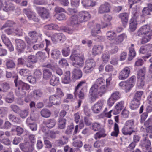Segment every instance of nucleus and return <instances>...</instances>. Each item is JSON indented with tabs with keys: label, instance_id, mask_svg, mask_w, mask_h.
I'll use <instances>...</instances> for the list:
<instances>
[{
	"label": "nucleus",
	"instance_id": "1",
	"mask_svg": "<svg viewBox=\"0 0 152 152\" xmlns=\"http://www.w3.org/2000/svg\"><path fill=\"white\" fill-rule=\"evenodd\" d=\"M70 59L73 61L72 65L75 67L80 68L84 65V56L82 54L73 53L70 57Z\"/></svg>",
	"mask_w": 152,
	"mask_h": 152
},
{
	"label": "nucleus",
	"instance_id": "2",
	"mask_svg": "<svg viewBox=\"0 0 152 152\" xmlns=\"http://www.w3.org/2000/svg\"><path fill=\"white\" fill-rule=\"evenodd\" d=\"M136 80V77L132 76L126 81H123L119 83L120 86L125 90L126 92L129 91L134 86Z\"/></svg>",
	"mask_w": 152,
	"mask_h": 152
},
{
	"label": "nucleus",
	"instance_id": "3",
	"mask_svg": "<svg viewBox=\"0 0 152 152\" xmlns=\"http://www.w3.org/2000/svg\"><path fill=\"white\" fill-rule=\"evenodd\" d=\"M30 37H25V39L28 45H31L36 43L39 37L41 38L42 35L41 34H38L36 32L33 31L29 33Z\"/></svg>",
	"mask_w": 152,
	"mask_h": 152
},
{
	"label": "nucleus",
	"instance_id": "4",
	"mask_svg": "<svg viewBox=\"0 0 152 152\" xmlns=\"http://www.w3.org/2000/svg\"><path fill=\"white\" fill-rule=\"evenodd\" d=\"M152 33V30L148 24L144 25L139 29L137 34L139 36H146Z\"/></svg>",
	"mask_w": 152,
	"mask_h": 152
},
{
	"label": "nucleus",
	"instance_id": "5",
	"mask_svg": "<svg viewBox=\"0 0 152 152\" xmlns=\"http://www.w3.org/2000/svg\"><path fill=\"white\" fill-rule=\"evenodd\" d=\"M17 77L14 80V82L16 87H18V90L16 89L15 92L16 94H21L18 93V91L20 90L22 91L23 90H28L29 88V86L27 84L23 83L21 80H19L17 82Z\"/></svg>",
	"mask_w": 152,
	"mask_h": 152
},
{
	"label": "nucleus",
	"instance_id": "6",
	"mask_svg": "<svg viewBox=\"0 0 152 152\" xmlns=\"http://www.w3.org/2000/svg\"><path fill=\"white\" fill-rule=\"evenodd\" d=\"M141 96H134L129 105V107L131 110H135L139 107L141 100Z\"/></svg>",
	"mask_w": 152,
	"mask_h": 152
},
{
	"label": "nucleus",
	"instance_id": "7",
	"mask_svg": "<svg viewBox=\"0 0 152 152\" xmlns=\"http://www.w3.org/2000/svg\"><path fill=\"white\" fill-rule=\"evenodd\" d=\"M139 145L143 151L146 152L150 148L151 142L150 140L145 137L140 141Z\"/></svg>",
	"mask_w": 152,
	"mask_h": 152
},
{
	"label": "nucleus",
	"instance_id": "8",
	"mask_svg": "<svg viewBox=\"0 0 152 152\" xmlns=\"http://www.w3.org/2000/svg\"><path fill=\"white\" fill-rule=\"evenodd\" d=\"M15 43L17 50L20 53L23 52L26 47L25 42L21 39H16L15 40Z\"/></svg>",
	"mask_w": 152,
	"mask_h": 152
},
{
	"label": "nucleus",
	"instance_id": "9",
	"mask_svg": "<svg viewBox=\"0 0 152 152\" xmlns=\"http://www.w3.org/2000/svg\"><path fill=\"white\" fill-rule=\"evenodd\" d=\"M78 20L80 23L86 22L89 20L91 16L88 12L83 11L80 12L78 16Z\"/></svg>",
	"mask_w": 152,
	"mask_h": 152
},
{
	"label": "nucleus",
	"instance_id": "10",
	"mask_svg": "<svg viewBox=\"0 0 152 152\" xmlns=\"http://www.w3.org/2000/svg\"><path fill=\"white\" fill-rule=\"evenodd\" d=\"M23 12L27 15V17L30 20H33L34 21L37 22L39 19L36 16L35 13L31 11L30 10L24 9Z\"/></svg>",
	"mask_w": 152,
	"mask_h": 152
},
{
	"label": "nucleus",
	"instance_id": "11",
	"mask_svg": "<svg viewBox=\"0 0 152 152\" xmlns=\"http://www.w3.org/2000/svg\"><path fill=\"white\" fill-rule=\"evenodd\" d=\"M36 9L38 13L44 19L47 18L49 17V13L45 8L41 7H36Z\"/></svg>",
	"mask_w": 152,
	"mask_h": 152
},
{
	"label": "nucleus",
	"instance_id": "12",
	"mask_svg": "<svg viewBox=\"0 0 152 152\" xmlns=\"http://www.w3.org/2000/svg\"><path fill=\"white\" fill-rule=\"evenodd\" d=\"M130 72V69L128 67H125L119 73V78L120 80H124L127 78L129 76Z\"/></svg>",
	"mask_w": 152,
	"mask_h": 152
},
{
	"label": "nucleus",
	"instance_id": "13",
	"mask_svg": "<svg viewBox=\"0 0 152 152\" xmlns=\"http://www.w3.org/2000/svg\"><path fill=\"white\" fill-rule=\"evenodd\" d=\"M103 104V102L99 101L92 107V110L95 113H98L100 112Z\"/></svg>",
	"mask_w": 152,
	"mask_h": 152
},
{
	"label": "nucleus",
	"instance_id": "14",
	"mask_svg": "<svg viewBox=\"0 0 152 152\" xmlns=\"http://www.w3.org/2000/svg\"><path fill=\"white\" fill-rule=\"evenodd\" d=\"M110 4L107 2H105L101 5L99 7L98 13L100 14H103L105 12H109L110 10Z\"/></svg>",
	"mask_w": 152,
	"mask_h": 152
},
{
	"label": "nucleus",
	"instance_id": "15",
	"mask_svg": "<svg viewBox=\"0 0 152 152\" xmlns=\"http://www.w3.org/2000/svg\"><path fill=\"white\" fill-rule=\"evenodd\" d=\"M1 38L2 41L5 45L8 48L10 51L14 50V49L10 41L4 34H2L1 36Z\"/></svg>",
	"mask_w": 152,
	"mask_h": 152
},
{
	"label": "nucleus",
	"instance_id": "16",
	"mask_svg": "<svg viewBox=\"0 0 152 152\" xmlns=\"http://www.w3.org/2000/svg\"><path fill=\"white\" fill-rule=\"evenodd\" d=\"M103 46L101 45H94L92 49V54L93 55L96 56L100 54L103 50Z\"/></svg>",
	"mask_w": 152,
	"mask_h": 152
},
{
	"label": "nucleus",
	"instance_id": "17",
	"mask_svg": "<svg viewBox=\"0 0 152 152\" xmlns=\"http://www.w3.org/2000/svg\"><path fill=\"white\" fill-rule=\"evenodd\" d=\"M60 99L59 96H51L49 97L50 102L55 105H58L61 103Z\"/></svg>",
	"mask_w": 152,
	"mask_h": 152
},
{
	"label": "nucleus",
	"instance_id": "18",
	"mask_svg": "<svg viewBox=\"0 0 152 152\" xmlns=\"http://www.w3.org/2000/svg\"><path fill=\"white\" fill-rule=\"evenodd\" d=\"M19 147L22 151H30L32 150L33 148V145H31L28 142L21 143L19 144Z\"/></svg>",
	"mask_w": 152,
	"mask_h": 152
},
{
	"label": "nucleus",
	"instance_id": "19",
	"mask_svg": "<svg viewBox=\"0 0 152 152\" xmlns=\"http://www.w3.org/2000/svg\"><path fill=\"white\" fill-rule=\"evenodd\" d=\"M100 28L101 27L99 24H96L91 29V35L94 37L96 36L98 34L100 33Z\"/></svg>",
	"mask_w": 152,
	"mask_h": 152
},
{
	"label": "nucleus",
	"instance_id": "20",
	"mask_svg": "<svg viewBox=\"0 0 152 152\" xmlns=\"http://www.w3.org/2000/svg\"><path fill=\"white\" fill-rule=\"evenodd\" d=\"M82 72L80 69L75 68L72 72V77L75 79H79L82 77Z\"/></svg>",
	"mask_w": 152,
	"mask_h": 152
},
{
	"label": "nucleus",
	"instance_id": "21",
	"mask_svg": "<svg viewBox=\"0 0 152 152\" xmlns=\"http://www.w3.org/2000/svg\"><path fill=\"white\" fill-rule=\"evenodd\" d=\"M119 17L122 20L123 26L126 27L128 21V14L126 13H121L119 14Z\"/></svg>",
	"mask_w": 152,
	"mask_h": 152
},
{
	"label": "nucleus",
	"instance_id": "22",
	"mask_svg": "<svg viewBox=\"0 0 152 152\" xmlns=\"http://www.w3.org/2000/svg\"><path fill=\"white\" fill-rule=\"evenodd\" d=\"M68 142V138L66 137L63 136L59 139L56 141L57 146L61 147L66 143Z\"/></svg>",
	"mask_w": 152,
	"mask_h": 152
},
{
	"label": "nucleus",
	"instance_id": "23",
	"mask_svg": "<svg viewBox=\"0 0 152 152\" xmlns=\"http://www.w3.org/2000/svg\"><path fill=\"white\" fill-rule=\"evenodd\" d=\"M70 23L72 26H76L80 23L78 20V17L77 15L72 16L69 19Z\"/></svg>",
	"mask_w": 152,
	"mask_h": 152
},
{
	"label": "nucleus",
	"instance_id": "24",
	"mask_svg": "<svg viewBox=\"0 0 152 152\" xmlns=\"http://www.w3.org/2000/svg\"><path fill=\"white\" fill-rule=\"evenodd\" d=\"M121 131L122 134L125 135H131L133 133L135 132L133 129L125 126L122 128Z\"/></svg>",
	"mask_w": 152,
	"mask_h": 152
},
{
	"label": "nucleus",
	"instance_id": "25",
	"mask_svg": "<svg viewBox=\"0 0 152 152\" xmlns=\"http://www.w3.org/2000/svg\"><path fill=\"white\" fill-rule=\"evenodd\" d=\"M82 3L85 7H94L96 4V2L94 1L90 0H82Z\"/></svg>",
	"mask_w": 152,
	"mask_h": 152
},
{
	"label": "nucleus",
	"instance_id": "26",
	"mask_svg": "<svg viewBox=\"0 0 152 152\" xmlns=\"http://www.w3.org/2000/svg\"><path fill=\"white\" fill-rule=\"evenodd\" d=\"M98 85L96 84H94L91 87L89 91L90 95H96L99 94Z\"/></svg>",
	"mask_w": 152,
	"mask_h": 152
},
{
	"label": "nucleus",
	"instance_id": "27",
	"mask_svg": "<svg viewBox=\"0 0 152 152\" xmlns=\"http://www.w3.org/2000/svg\"><path fill=\"white\" fill-rule=\"evenodd\" d=\"M3 9L4 11L6 12H8L14 10V7L12 4L8 2H6L3 5Z\"/></svg>",
	"mask_w": 152,
	"mask_h": 152
},
{
	"label": "nucleus",
	"instance_id": "28",
	"mask_svg": "<svg viewBox=\"0 0 152 152\" xmlns=\"http://www.w3.org/2000/svg\"><path fill=\"white\" fill-rule=\"evenodd\" d=\"M56 123V122L55 120L53 118L47 120L45 124L47 127L51 129L54 126Z\"/></svg>",
	"mask_w": 152,
	"mask_h": 152
},
{
	"label": "nucleus",
	"instance_id": "29",
	"mask_svg": "<svg viewBox=\"0 0 152 152\" xmlns=\"http://www.w3.org/2000/svg\"><path fill=\"white\" fill-rule=\"evenodd\" d=\"M120 97V96H111L107 101L108 105L111 107L114 104L115 102Z\"/></svg>",
	"mask_w": 152,
	"mask_h": 152
},
{
	"label": "nucleus",
	"instance_id": "30",
	"mask_svg": "<svg viewBox=\"0 0 152 152\" xmlns=\"http://www.w3.org/2000/svg\"><path fill=\"white\" fill-rule=\"evenodd\" d=\"M70 72L69 71H67L64 74V77L62 79V82L65 84H68L70 82Z\"/></svg>",
	"mask_w": 152,
	"mask_h": 152
},
{
	"label": "nucleus",
	"instance_id": "31",
	"mask_svg": "<svg viewBox=\"0 0 152 152\" xmlns=\"http://www.w3.org/2000/svg\"><path fill=\"white\" fill-rule=\"evenodd\" d=\"M43 77L46 80L49 79L52 75V73L51 71L47 69H44L43 72Z\"/></svg>",
	"mask_w": 152,
	"mask_h": 152
},
{
	"label": "nucleus",
	"instance_id": "32",
	"mask_svg": "<svg viewBox=\"0 0 152 152\" xmlns=\"http://www.w3.org/2000/svg\"><path fill=\"white\" fill-rule=\"evenodd\" d=\"M105 130L104 129H101L99 131L95 134V138L97 139L101 137H104L106 136L105 133Z\"/></svg>",
	"mask_w": 152,
	"mask_h": 152
},
{
	"label": "nucleus",
	"instance_id": "33",
	"mask_svg": "<svg viewBox=\"0 0 152 152\" xmlns=\"http://www.w3.org/2000/svg\"><path fill=\"white\" fill-rule=\"evenodd\" d=\"M129 25V29L130 31H134L137 27V23L136 20L132 19L130 20Z\"/></svg>",
	"mask_w": 152,
	"mask_h": 152
},
{
	"label": "nucleus",
	"instance_id": "34",
	"mask_svg": "<svg viewBox=\"0 0 152 152\" xmlns=\"http://www.w3.org/2000/svg\"><path fill=\"white\" fill-rule=\"evenodd\" d=\"M51 54L52 57L55 59L58 58L61 55L60 51L57 49L52 50L51 51Z\"/></svg>",
	"mask_w": 152,
	"mask_h": 152
},
{
	"label": "nucleus",
	"instance_id": "35",
	"mask_svg": "<svg viewBox=\"0 0 152 152\" xmlns=\"http://www.w3.org/2000/svg\"><path fill=\"white\" fill-rule=\"evenodd\" d=\"M50 83L53 86H56L59 83V79L58 77L52 76L50 80Z\"/></svg>",
	"mask_w": 152,
	"mask_h": 152
},
{
	"label": "nucleus",
	"instance_id": "36",
	"mask_svg": "<svg viewBox=\"0 0 152 152\" xmlns=\"http://www.w3.org/2000/svg\"><path fill=\"white\" fill-rule=\"evenodd\" d=\"M146 69L143 68L139 70L137 75V79H145Z\"/></svg>",
	"mask_w": 152,
	"mask_h": 152
},
{
	"label": "nucleus",
	"instance_id": "37",
	"mask_svg": "<svg viewBox=\"0 0 152 152\" xmlns=\"http://www.w3.org/2000/svg\"><path fill=\"white\" fill-rule=\"evenodd\" d=\"M8 118L10 121L17 124H20L21 122V121L19 118L12 114L9 115Z\"/></svg>",
	"mask_w": 152,
	"mask_h": 152
},
{
	"label": "nucleus",
	"instance_id": "38",
	"mask_svg": "<svg viewBox=\"0 0 152 152\" xmlns=\"http://www.w3.org/2000/svg\"><path fill=\"white\" fill-rule=\"evenodd\" d=\"M41 114L42 117L47 118L50 116L51 113L49 110L44 109L41 111Z\"/></svg>",
	"mask_w": 152,
	"mask_h": 152
},
{
	"label": "nucleus",
	"instance_id": "39",
	"mask_svg": "<svg viewBox=\"0 0 152 152\" xmlns=\"http://www.w3.org/2000/svg\"><path fill=\"white\" fill-rule=\"evenodd\" d=\"M114 131L111 133V135L112 136L117 137L119 132V127L116 123H115L114 128Z\"/></svg>",
	"mask_w": 152,
	"mask_h": 152
},
{
	"label": "nucleus",
	"instance_id": "40",
	"mask_svg": "<svg viewBox=\"0 0 152 152\" xmlns=\"http://www.w3.org/2000/svg\"><path fill=\"white\" fill-rule=\"evenodd\" d=\"M43 66L50 69L54 71L55 69L56 66L51 61L50 62L45 63L43 65Z\"/></svg>",
	"mask_w": 152,
	"mask_h": 152
},
{
	"label": "nucleus",
	"instance_id": "41",
	"mask_svg": "<svg viewBox=\"0 0 152 152\" xmlns=\"http://www.w3.org/2000/svg\"><path fill=\"white\" fill-rule=\"evenodd\" d=\"M134 120H127L125 123L124 126L134 129Z\"/></svg>",
	"mask_w": 152,
	"mask_h": 152
},
{
	"label": "nucleus",
	"instance_id": "42",
	"mask_svg": "<svg viewBox=\"0 0 152 152\" xmlns=\"http://www.w3.org/2000/svg\"><path fill=\"white\" fill-rule=\"evenodd\" d=\"M44 143L45 148L49 149L52 147V143L46 137L44 138Z\"/></svg>",
	"mask_w": 152,
	"mask_h": 152
},
{
	"label": "nucleus",
	"instance_id": "43",
	"mask_svg": "<svg viewBox=\"0 0 152 152\" xmlns=\"http://www.w3.org/2000/svg\"><path fill=\"white\" fill-rule=\"evenodd\" d=\"M103 61L104 62H107L110 59V56L108 51H105L102 56Z\"/></svg>",
	"mask_w": 152,
	"mask_h": 152
},
{
	"label": "nucleus",
	"instance_id": "44",
	"mask_svg": "<svg viewBox=\"0 0 152 152\" xmlns=\"http://www.w3.org/2000/svg\"><path fill=\"white\" fill-rule=\"evenodd\" d=\"M124 102L123 101H121L118 102V103L115 106V108L117 110L116 113H119L120 111L124 107Z\"/></svg>",
	"mask_w": 152,
	"mask_h": 152
},
{
	"label": "nucleus",
	"instance_id": "45",
	"mask_svg": "<svg viewBox=\"0 0 152 152\" xmlns=\"http://www.w3.org/2000/svg\"><path fill=\"white\" fill-rule=\"evenodd\" d=\"M66 121V120L65 119L60 118L58 122L59 127L61 129H64L65 127Z\"/></svg>",
	"mask_w": 152,
	"mask_h": 152
},
{
	"label": "nucleus",
	"instance_id": "46",
	"mask_svg": "<svg viewBox=\"0 0 152 152\" xmlns=\"http://www.w3.org/2000/svg\"><path fill=\"white\" fill-rule=\"evenodd\" d=\"M107 38V39L110 40H113L115 36V34L114 32L110 31H108L106 34Z\"/></svg>",
	"mask_w": 152,
	"mask_h": 152
},
{
	"label": "nucleus",
	"instance_id": "47",
	"mask_svg": "<svg viewBox=\"0 0 152 152\" xmlns=\"http://www.w3.org/2000/svg\"><path fill=\"white\" fill-rule=\"evenodd\" d=\"M94 68L92 66L85 64V66L83 68V71L85 73H89L91 72Z\"/></svg>",
	"mask_w": 152,
	"mask_h": 152
},
{
	"label": "nucleus",
	"instance_id": "48",
	"mask_svg": "<svg viewBox=\"0 0 152 152\" xmlns=\"http://www.w3.org/2000/svg\"><path fill=\"white\" fill-rule=\"evenodd\" d=\"M85 64L94 68L96 65V63L93 59L88 58L86 60Z\"/></svg>",
	"mask_w": 152,
	"mask_h": 152
},
{
	"label": "nucleus",
	"instance_id": "49",
	"mask_svg": "<svg viewBox=\"0 0 152 152\" xmlns=\"http://www.w3.org/2000/svg\"><path fill=\"white\" fill-rule=\"evenodd\" d=\"M125 35L124 34H122L118 36L115 39V43L116 44H118L121 43L124 40Z\"/></svg>",
	"mask_w": 152,
	"mask_h": 152
},
{
	"label": "nucleus",
	"instance_id": "50",
	"mask_svg": "<svg viewBox=\"0 0 152 152\" xmlns=\"http://www.w3.org/2000/svg\"><path fill=\"white\" fill-rule=\"evenodd\" d=\"M33 113H31L30 117L28 118L26 120V122L28 126L35 123L34 122V118L33 116Z\"/></svg>",
	"mask_w": 152,
	"mask_h": 152
},
{
	"label": "nucleus",
	"instance_id": "51",
	"mask_svg": "<svg viewBox=\"0 0 152 152\" xmlns=\"http://www.w3.org/2000/svg\"><path fill=\"white\" fill-rule=\"evenodd\" d=\"M101 125L100 123L96 122L92 124V129L94 131H98L101 129Z\"/></svg>",
	"mask_w": 152,
	"mask_h": 152
},
{
	"label": "nucleus",
	"instance_id": "52",
	"mask_svg": "<svg viewBox=\"0 0 152 152\" xmlns=\"http://www.w3.org/2000/svg\"><path fill=\"white\" fill-rule=\"evenodd\" d=\"M7 67L8 69L13 68L15 66V64L12 60L7 61L6 63Z\"/></svg>",
	"mask_w": 152,
	"mask_h": 152
},
{
	"label": "nucleus",
	"instance_id": "53",
	"mask_svg": "<svg viewBox=\"0 0 152 152\" xmlns=\"http://www.w3.org/2000/svg\"><path fill=\"white\" fill-rule=\"evenodd\" d=\"M129 50V60H131L133 57L135 56L136 53L134 48H130Z\"/></svg>",
	"mask_w": 152,
	"mask_h": 152
},
{
	"label": "nucleus",
	"instance_id": "54",
	"mask_svg": "<svg viewBox=\"0 0 152 152\" xmlns=\"http://www.w3.org/2000/svg\"><path fill=\"white\" fill-rule=\"evenodd\" d=\"M28 110L25 109L22 110L19 114L20 116L23 118H25L28 115Z\"/></svg>",
	"mask_w": 152,
	"mask_h": 152
},
{
	"label": "nucleus",
	"instance_id": "55",
	"mask_svg": "<svg viewBox=\"0 0 152 152\" xmlns=\"http://www.w3.org/2000/svg\"><path fill=\"white\" fill-rule=\"evenodd\" d=\"M137 86L140 88H142L145 86L144 79H137Z\"/></svg>",
	"mask_w": 152,
	"mask_h": 152
},
{
	"label": "nucleus",
	"instance_id": "56",
	"mask_svg": "<svg viewBox=\"0 0 152 152\" xmlns=\"http://www.w3.org/2000/svg\"><path fill=\"white\" fill-rule=\"evenodd\" d=\"M58 26L56 24H51L46 25L44 26L45 29L48 30L55 29L57 28Z\"/></svg>",
	"mask_w": 152,
	"mask_h": 152
},
{
	"label": "nucleus",
	"instance_id": "57",
	"mask_svg": "<svg viewBox=\"0 0 152 152\" xmlns=\"http://www.w3.org/2000/svg\"><path fill=\"white\" fill-rule=\"evenodd\" d=\"M19 73L20 75L23 76H28L30 74V72L29 70L28 69H23L20 71Z\"/></svg>",
	"mask_w": 152,
	"mask_h": 152
},
{
	"label": "nucleus",
	"instance_id": "58",
	"mask_svg": "<svg viewBox=\"0 0 152 152\" xmlns=\"http://www.w3.org/2000/svg\"><path fill=\"white\" fill-rule=\"evenodd\" d=\"M141 41V43L144 44L148 42L151 38V35H147L146 36H143Z\"/></svg>",
	"mask_w": 152,
	"mask_h": 152
},
{
	"label": "nucleus",
	"instance_id": "59",
	"mask_svg": "<svg viewBox=\"0 0 152 152\" xmlns=\"http://www.w3.org/2000/svg\"><path fill=\"white\" fill-rule=\"evenodd\" d=\"M73 145L75 147L81 148L83 146V142L80 140H77L73 142Z\"/></svg>",
	"mask_w": 152,
	"mask_h": 152
},
{
	"label": "nucleus",
	"instance_id": "60",
	"mask_svg": "<svg viewBox=\"0 0 152 152\" xmlns=\"http://www.w3.org/2000/svg\"><path fill=\"white\" fill-rule=\"evenodd\" d=\"M15 24V23L12 21L8 20L2 26V29L8 27H12Z\"/></svg>",
	"mask_w": 152,
	"mask_h": 152
},
{
	"label": "nucleus",
	"instance_id": "61",
	"mask_svg": "<svg viewBox=\"0 0 152 152\" xmlns=\"http://www.w3.org/2000/svg\"><path fill=\"white\" fill-rule=\"evenodd\" d=\"M107 85H102L100 88L99 91V94L101 93L104 94L107 91Z\"/></svg>",
	"mask_w": 152,
	"mask_h": 152
},
{
	"label": "nucleus",
	"instance_id": "62",
	"mask_svg": "<svg viewBox=\"0 0 152 152\" xmlns=\"http://www.w3.org/2000/svg\"><path fill=\"white\" fill-rule=\"evenodd\" d=\"M145 126L147 128L150 129L152 126V120L149 119L144 123Z\"/></svg>",
	"mask_w": 152,
	"mask_h": 152
},
{
	"label": "nucleus",
	"instance_id": "63",
	"mask_svg": "<svg viewBox=\"0 0 152 152\" xmlns=\"http://www.w3.org/2000/svg\"><path fill=\"white\" fill-rule=\"evenodd\" d=\"M28 60L29 62L32 63H36L37 61V58L36 56L33 55H30L28 57Z\"/></svg>",
	"mask_w": 152,
	"mask_h": 152
},
{
	"label": "nucleus",
	"instance_id": "64",
	"mask_svg": "<svg viewBox=\"0 0 152 152\" xmlns=\"http://www.w3.org/2000/svg\"><path fill=\"white\" fill-rule=\"evenodd\" d=\"M10 107L12 111L15 113H19L20 112V110L18 106L12 104L11 105Z\"/></svg>",
	"mask_w": 152,
	"mask_h": 152
}]
</instances>
